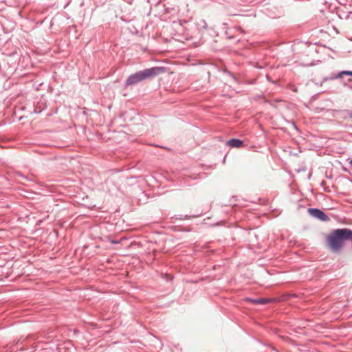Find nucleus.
Here are the masks:
<instances>
[{
	"label": "nucleus",
	"mask_w": 352,
	"mask_h": 352,
	"mask_svg": "<svg viewBox=\"0 0 352 352\" xmlns=\"http://www.w3.org/2000/svg\"><path fill=\"white\" fill-rule=\"evenodd\" d=\"M346 240L352 241V230L346 228L337 229L328 236L327 244L332 251L338 252Z\"/></svg>",
	"instance_id": "nucleus-1"
},
{
	"label": "nucleus",
	"mask_w": 352,
	"mask_h": 352,
	"mask_svg": "<svg viewBox=\"0 0 352 352\" xmlns=\"http://www.w3.org/2000/svg\"><path fill=\"white\" fill-rule=\"evenodd\" d=\"M166 72V68L163 67H154L140 71L129 76V78L126 79V85H131L133 84H136L148 78L157 76L160 74L165 73Z\"/></svg>",
	"instance_id": "nucleus-2"
},
{
	"label": "nucleus",
	"mask_w": 352,
	"mask_h": 352,
	"mask_svg": "<svg viewBox=\"0 0 352 352\" xmlns=\"http://www.w3.org/2000/svg\"><path fill=\"white\" fill-rule=\"evenodd\" d=\"M309 213L314 217L322 220L327 221L329 219L328 217L320 210L318 209H309Z\"/></svg>",
	"instance_id": "nucleus-3"
},
{
	"label": "nucleus",
	"mask_w": 352,
	"mask_h": 352,
	"mask_svg": "<svg viewBox=\"0 0 352 352\" xmlns=\"http://www.w3.org/2000/svg\"><path fill=\"white\" fill-rule=\"evenodd\" d=\"M244 300L246 302H250L254 303V304L258 303V304L265 305V304H267V303H269V302L273 301L274 300L270 299V298L252 299L250 298H244Z\"/></svg>",
	"instance_id": "nucleus-4"
},
{
	"label": "nucleus",
	"mask_w": 352,
	"mask_h": 352,
	"mask_svg": "<svg viewBox=\"0 0 352 352\" xmlns=\"http://www.w3.org/2000/svg\"><path fill=\"white\" fill-rule=\"evenodd\" d=\"M227 144L233 148H240L243 146V142L239 139L233 138L230 140Z\"/></svg>",
	"instance_id": "nucleus-5"
},
{
	"label": "nucleus",
	"mask_w": 352,
	"mask_h": 352,
	"mask_svg": "<svg viewBox=\"0 0 352 352\" xmlns=\"http://www.w3.org/2000/svg\"><path fill=\"white\" fill-rule=\"evenodd\" d=\"M344 75H349L352 76V72L350 71H342L340 73L338 74L336 78H341L343 77Z\"/></svg>",
	"instance_id": "nucleus-6"
},
{
	"label": "nucleus",
	"mask_w": 352,
	"mask_h": 352,
	"mask_svg": "<svg viewBox=\"0 0 352 352\" xmlns=\"http://www.w3.org/2000/svg\"><path fill=\"white\" fill-rule=\"evenodd\" d=\"M111 243H118V241H111Z\"/></svg>",
	"instance_id": "nucleus-7"
},
{
	"label": "nucleus",
	"mask_w": 352,
	"mask_h": 352,
	"mask_svg": "<svg viewBox=\"0 0 352 352\" xmlns=\"http://www.w3.org/2000/svg\"><path fill=\"white\" fill-rule=\"evenodd\" d=\"M351 118H352V113H351Z\"/></svg>",
	"instance_id": "nucleus-8"
}]
</instances>
